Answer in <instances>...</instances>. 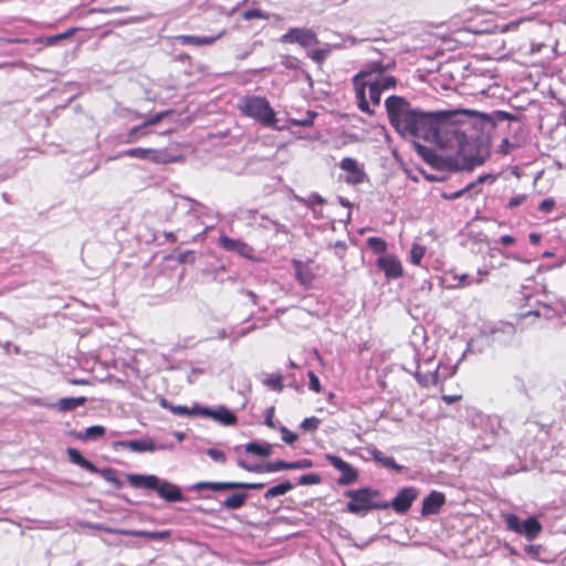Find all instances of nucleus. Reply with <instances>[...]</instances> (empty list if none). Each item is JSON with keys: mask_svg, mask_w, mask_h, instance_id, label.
I'll return each instance as SVG.
<instances>
[{"mask_svg": "<svg viewBox=\"0 0 566 566\" xmlns=\"http://www.w3.org/2000/svg\"><path fill=\"white\" fill-rule=\"evenodd\" d=\"M87 398L81 397H65L59 399L55 403L50 405V408H54L60 412H69L82 407L86 403Z\"/></svg>", "mask_w": 566, "mask_h": 566, "instance_id": "nucleus-18", "label": "nucleus"}, {"mask_svg": "<svg viewBox=\"0 0 566 566\" xmlns=\"http://www.w3.org/2000/svg\"><path fill=\"white\" fill-rule=\"evenodd\" d=\"M526 199H527V196H526V195H516V196L512 197V198L509 200V202H507L506 207H507L509 209H515V208H517L518 206H521L523 202H525V201H526Z\"/></svg>", "mask_w": 566, "mask_h": 566, "instance_id": "nucleus-46", "label": "nucleus"}, {"mask_svg": "<svg viewBox=\"0 0 566 566\" xmlns=\"http://www.w3.org/2000/svg\"><path fill=\"white\" fill-rule=\"evenodd\" d=\"M224 31H220L214 36H195V35H178L176 40L185 45H210L213 44L218 39L222 38Z\"/></svg>", "mask_w": 566, "mask_h": 566, "instance_id": "nucleus-21", "label": "nucleus"}, {"mask_svg": "<svg viewBox=\"0 0 566 566\" xmlns=\"http://www.w3.org/2000/svg\"><path fill=\"white\" fill-rule=\"evenodd\" d=\"M149 130H147V127L143 124L137 125L133 128H130L127 133L126 143H135L139 140L140 138L149 135Z\"/></svg>", "mask_w": 566, "mask_h": 566, "instance_id": "nucleus-30", "label": "nucleus"}, {"mask_svg": "<svg viewBox=\"0 0 566 566\" xmlns=\"http://www.w3.org/2000/svg\"><path fill=\"white\" fill-rule=\"evenodd\" d=\"M531 315H534V316L538 317L539 313L536 312V311L535 312L530 311V312H527L525 314H522L523 317L531 316Z\"/></svg>", "mask_w": 566, "mask_h": 566, "instance_id": "nucleus-63", "label": "nucleus"}, {"mask_svg": "<svg viewBox=\"0 0 566 566\" xmlns=\"http://www.w3.org/2000/svg\"><path fill=\"white\" fill-rule=\"evenodd\" d=\"M122 156L129 158H138L143 160H149L156 165H166L171 163H177L180 157L172 155L167 149H156V148H129L122 151Z\"/></svg>", "mask_w": 566, "mask_h": 566, "instance_id": "nucleus-7", "label": "nucleus"}, {"mask_svg": "<svg viewBox=\"0 0 566 566\" xmlns=\"http://www.w3.org/2000/svg\"><path fill=\"white\" fill-rule=\"evenodd\" d=\"M384 467L386 468H390V469H394L396 470L397 472L401 471L402 467L397 464V462L395 461L394 458L391 457H386L384 459H381V462H380Z\"/></svg>", "mask_w": 566, "mask_h": 566, "instance_id": "nucleus-47", "label": "nucleus"}, {"mask_svg": "<svg viewBox=\"0 0 566 566\" xmlns=\"http://www.w3.org/2000/svg\"><path fill=\"white\" fill-rule=\"evenodd\" d=\"M386 111L392 127L402 136L436 142L440 125L457 112H423L412 108L410 103L397 95L385 101Z\"/></svg>", "mask_w": 566, "mask_h": 566, "instance_id": "nucleus-2", "label": "nucleus"}, {"mask_svg": "<svg viewBox=\"0 0 566 566\" xmlns=\"http://www.w3.org/2000/svg\"><path fill=\"white\" fill-rule=\"evenodd\" d=\"M238 465L243 470L252 473H270L276 472L281 470H291V462H286L283 460L270 461L261 464H248L247 462L239 460Z\"/></svg>", "mask_w": 566, "mask_h": 566, "instance_id": "nucleus-13", "label": "nucleus"}, {"mask_svg": "<svg viewBox=\"0 0 566 566\" xmlns=\"http://www.w3.org/2000/svg\"><path fill=\"white\" fill-rule=\"evenodd\" d=\"M371 454H373L374 459H375L377 462H379V463L381 462V459L386 458V457L384 455V453H382L381 451H379V450H375V451H373V452H371Z\"/></svg>", "mask_w": 566, "mask_h": 566, "instance_id": "nucleus-59", "label": "nucleus"}, {"mask_svg": "<svg viewBox=\"0 0 566 566\" xmlns=\"http://www.w3.org/2000/svg\"><path fill=\"white\" fill-rule=\"evenodd\" d=\"M325 458L336 470L342 473L337 480L339 485L352 484L358 479V471L348 462L344 461L340 457L326 454Z\"/></svg>", "mask_w": 566, "mask_h": 566, "instance_id": "nucleus-9", "label": "nucleus"}, {"mask_svg": "<svg viewBox=\"0 0 566 566\" xmlns=\"http://www.w3.org/2000/svg\"><path fill=\"white\" fill-rule=\"evenodd\" d=\"M367 245L377 254H382L387 251V242L379 237H370L367 239Z\"/></svg>", "mask_w": 566, "mask_h": 566, "instance_id": "nucleus-31", "label": "nucleus"}, {"mask_svg": "<svg viewBox=\"0 0 566 566\" xmlns=\"http://www.w3.org/2000/svg\"><path fill=\"white\" fill-rule=\"evenodd\" d=\"M293 489V484L290 481H285L283 483H280L277 485H274L264 493V499H273L280 495H284L289 491Z\"/></svg>", "mask_w": 566, "mask_h": 566, "instance_id": "nucleus-29", "label": "nucleus"}, {"mask_svg": "<svg viewBox=\"0 0 566 566\" xmlns=\"http://www.w3.org/2000/svg\"><path fill=\"white\" fill-rule=\"evenodd\" d=\"M500 242L502 243V245L504 247H510V245H513L515 244L516 240L513 235L511 234H504L500 238Z\"/></svg>", "mask_w": 566, "mask_h": 566, "instance_id": "nucleus-55", "label": "nucleus"}, {"mask_svg": "<svg viewBox=\"0 0 566 566\" xmlns=\"http://www.w3.org/2000/svg\"><path fill=\"white\" fill-rule=\"evenodd\" d=\"M471 190H473V185H467L464 188L457 190V191L442 192L441 197L446 200H455V199L464 196L465 193H468Z\"/></svg>", "mask_w": 566, "mask_h": 566, "instance_id": "nucleus-36", "label": "nucleus"}, {"mask_svg": "<svg viewBox=\"0 0 566 566\" xmlns=\"http://www.w3.org/2000/svg\"><path fill=\"white\" fill-rule=\"evenodd\" d=\"M446 504V495L439 491H431L423 500L421 514L423 516L436 515Z\"/></svg>", "mask_w": 566, "mask_h": 566, "instance_id": "nucleus-14", "label": "nucleus"}, {"mask_svg": "<svg viewBox=\"0 0 566 566\" xmlns=\"http://www.w3.org/2000/svg\"><path fill=\"white\" fill-rule=\"evenodd\" d=\"M66 454H67L69 460L72 463L81 467L82 469H84L91 473L99 474L105 481L112 483L117 489L120 488L122 483H120L119 479L117 478V473L114 469H112V468L98 469L93 462L85 459L81 454V452L75 448H67Z\"/></svg>", "mask_w": 566, "mask_h": 566, "instance_id": "nucleus-6", "label": "nucleus"}, {"mask_svg": "<svg viewBox=\"0 0 566 566\" xmlns=\"http://www.w3.org/2000/svg\"><path fill=\"white\" fill-rule=\"evenodd\" d=\"M264 483L258 482V483H247V482H238L239 489L244 490H261L264 488Z\"/></svg>", "mask_w": 566, "mask_h": 566, "instance_id": "nucleus-50", "label": "nucleus"}, {"mask_svg": "<svg viewBox=\"0 0 566 566\" xmlns=\"http://www.w3.org/2000/svg\"><path fill=\"white\" fill-rule=\"evenodd\" d=\"M311 467H312V461L310 459H302L298 461L291 462V470L308 469Z\"/></svg>", "mask_w": 566, "mask_h": 566, "instance_id": "nucleus-48", "label": "nucleus"}, {"mask_svg": "<svg viewBox=\"0 0 566 566\" xmlns=\"http://www.w3.org/2000/svg\"><path fill=\"white\" fill-rule=\"evenodd\" d=\"M307 376H308V379H310V384H308L310 389L313 390L314 392H317V394L321 392L322 391V385H321V381H319L317 375L314 371L310 370L307 373Z\"/></svg>", "mask_w": 566, "mask_h": 566, "instance_id": "nucleus-41", "label": "nucleus"}, {"mask_svg": "<svg viewBox=\"0 0 566 566\" xmlns=\"http://www.w3.org/2000/svg\"><path fill=\"white\" fill-rule=\"evenodd\" d=\"M172 111H164V112H159V113H156L151 116H149L145 122H144V125L146 127H149V126H154V125H157L158 123H160L167 115L171 114Z\"/></svg>", "mask_w": 566, "mask_h": 566, "instance_id": "nucleus-38", "label": "nucleus"}, {"mask_svg": "<svg viewBox=\"0 0 566 566\" xmlns=\"http://www.w3.org/2000/svg\"><path fill=\"white\" fill-rule=\"evenodd\" d=\"M213 411L214 410L207 407L195 406L193 408H191V416H201L212 419Z\"/></svg>", "mask_w": 566, "mask_h": 566, "instance_id": "nucleus-45", "label": "nucleus"}, {"mask_svg": "<svg viewBox=\"0 0 566 566\" xmlns=\"http://www.w3.org/2000/svg\"><path fill=\"white\" fill-rule=\"evenodd\" d=\"M368 54L369 60L353 76L352 83L358 109L373 115L375 111L371 106H379L382 93L395 88L398 80L388 74L396 66L394 59L386 56L375 48H370Z\"/></svg>", "mask_w": 566, "mask_h": 566, "instance_id": "nucleus-1", "label": "nucleus"}, {"mask_svg": "<svg viewBox=\"0 0 566 566\" xmlns=\"http://www.w3.org/2000/svg\"><path fill=\"white\" fill-rule=\"evenodd\" d=\"M556 201L554 198H546L538 205V210L544 213H549L554 210Z\"/></svg>", "mask_w": 566, "mask_h": 566, "instance_id": "nucleus-44", "label": "nucleus"}, {"mask_svg": "<svg viewBox=\"0 0 566 566\" xmlns=\"http://www.w3.org/2000/svg\"><path fill=\"white\" fill-rule=\"evenodd\" d=\"M454 279L458 280V284H457L458 287H465V286L471 285V281H469L468 274L454 276Z\"/></svg>", "mask_w": 566, "mask_h": 566, "instance_id": "nucleus-53", "label": "nucleus"}, {"mask_svg": "<svg viewBox=\"0 0 566 566\" xmlns=\"http://www.w3.org/2000/svg\"><path fill=\"white\" fill-rule=\"evenodd\" d=\"M77 30V28H71L63 33L39 38L36 41L45 46H53L59 44L62 40L73 36Z\"/></svg>", "mask_w": 566, "mask_h": 566, "instance_id": "nucleus-23", "label": "nucleus"}, {"mask_svg": "<svg viewBox=\"0 0 566 566\" xmlns=\"http://www.w3.org/2000/svg\"><path fill=\"white\" fill-rule=\"evenodd\" d=\"M339 167L348 172L346 182L350 185H358L364 181L365 171L360 168L354 158L345 157L342 159Z\"/></svg>", "mask_w": 566, "mask_h": 566, "instance_id": "nucleus-15", "label": "nucleus"}, {"mask_svg": "<svg viewBox=\"0 0 566 566\" xmlns=\"http://www.w3.org/2000/svg\"><path fill=\"white\" fill-rule=\"evenodd\" d=\"M196 486L199 490H211L214 492L239 489L238 482H199Z\"/></svg>", "mask_w": 566, "mask_h": 566, "instance_id": "nucleus-24", "label": "nucleus"}, {"mask_svg": "<svg viewBox=\"0 0 566 566\" xmlns=\"http://www.w3.org/2000/svg\"><path fill=\"white\" fill-rule=\"evenodd\" d=\"M242 18L244 20H252V19H268L269 15L266 13H264L262 10L260 9H250V10H245L243 13H242Z\"/></svg>", "mask_w": 566, "mask_h": 566, "instance_id": "nucleus-39", "label": "nucleus"}, {"mask_svg": "<svg viewBox=\"0 0 566 566\" xmlns=\"http://www.w3.org/2000/svg\"><path fill=\"white\" fill-rule=\"evenodd\" d=\"M113 533L120 535H128L135 537H145L154 541H163L168 538L171 535L170 531H126V530H116L112 531Z\"/></svg>", "mask_w": 566, "mask_h": 566, "instance_id": "nucleus-20", "label": "nucleus"}, {"mask_svg": "<svg viewBox=\"0 0 566 566\" xmlns=\"http://www.w3.org/2000/svg\"><path fill=\"white\" fill-rule=\"evenodd\" d=\"M212 419L224 426H233L237 423V416L226 407H220L214 410Z\"/></svg>", "mask_w": 566, "mask_h": 566, "instance_id": "nucleus-25", "label": "nucleus"}, {"mask_svg": "<svg viewBox=\"0 0 566 566\" xmlns=\"http://www.w3.org/2000/svg\"><path fill=\"white\" fill-rule=\"evenodd\" d=\"M542 551L541 545H527L525 547V553L534 558L538 557Z\"/></svg>", "mask_w": 566, "mask_h": 566, "instance_id": "nucleus-51", "label": "nucleus"}, {"mask_svg": "<svg viewBox=\"0 0 566 566\" xmlns=\"http://www.w3.org/2000/svg\"><path fill=\"white\" fill-rule=\"evenodd\" d=\"M511 149H512V144H511V142L509 140V138H504V139L502 140L501 146H500V151H501V154H503V155H507V154L511 151Z\"/></svg>", "mask_w": 566, "mask_h": 566, "instance_id": "nucleus-56", "label": "nucleus"}, {"mask_svg": "<svg viewBox=\"0 0 566 566\" xmlns=\"http://www.w3.org/2000/svg\"><path fill=\"white\" fill-rule=\"evenodd\" d=\"M283 43H297L304 48L316 45L318 43L317 35L310 29L293 28L282 35Z\"/></svg>", "mask_w": 566, "mask_h": 566, "instance_id": "nucleus-8", "label": "nucleus"}, {"mask_svg": "<svg viewBox=\"0 0 566 566\" xmlns=\"http://www.w3.org/2000/svg\"><path fill=\"white\" fill-rule=\"evenodd\" d=\"M547 44L545 43H532L530 46V53L535 54L542 51L543 48H546Z\"/></svg>", "mask_w": 566, "mask_h": 566, "instance_id": "nucleus-58", "label": "nucleus"}, {"mask_svg": "<svg viewBox=\"0 0 566 566\" xmlns=\"http://www.w3.org/2000/svg\"><path fill=\"white\" fill-rule=\"evenodd\" d=\"M188 255H190V252H185V253L179 254L178 262H180V263L186 262L188 259Z\"/></svg>", "mask_w": 566, "mask_h": 566, "instance_id": "nucleus-60", "label": "nucleus"}, {"mask_svg": "<svg viewBox=\"0 0 566 566\" xmlns=\"http://www.w3.org/2000/svg\"><path fill=\"white\" fill-rule=\"evenodd\" d=\"M316 115L317 114L314 112H307L304 118H291L290 123L293 126L310 127L314 124V118L316 117Z\"/></svg>", "mask_w": 566, "mask_h": 566, "instance_id": "nucleus-35", "label": "nucleus"}, {"mask_svg": "<svg viewBox=\"0 0 566 566\" xmlns=\"http://www.w3.org/2000/svg\"><path fill=\"white\" fill-rule=\"evenodd\" d=\"M70 382L72 385H84V384H86L85 380H78V379H72V380H70Z\"/></svg>", "mask_w": 566, "mask_h": 566, "instance_id": "nucleus-62", "label": "nucleus"}, {"mask_svg": "<svg viewBox=\"0 0 566 566\" xmlns=\"http://www.w3.org/2000/svg\"><path fill=\"white\" fill-rule=\"evenodd\" d=\"M160 406L165 409H168L169 411H171L174 415H178V416H184V415H187V416H191V409L188 408L187 406H174L171 403H169L167 401V399L163 398L160 400Z\"/></svg>", "mask_w": 566, "mask_h": 566, "instance_id": "nucleus-33", "label": "nucleus"}, {"mask_svg": "<svg viewBox=\"0 0 566 566\" xmlns=\"http://www.w3.org/2000/svg\"><path fill=\"white\" fill-rule=\"evenodd\" d=\"M265 423H266L269 427H271V428H273V427H274V423H273V421H272V418H271V417H268V418H266Z\"/></svg>", "mask_w": 566, "mask_h": 566, "instance_id": "nucleus-64", "label": "nucleus"}, {"mask_svg": "<svg viewBox=\"0 0 566 566\" xmlns=\"http://www.w3.org/2000/svg\"><path fill=\"white\" fill-rule=\"evenodd\" d=\"M502 517L507 531L523 535L530 542L537 538L543 531L541 522L535 516L521 521L516 514L505 513Z\"/></svg>", "mask_w": 566, "mask_h": 566, "instance_id": "nucleus-5", "label": "nucleus"}, {"mask_svg": "<svg viewBox=\"0 0 566 566\" xmlns=\"http://www.w3.org/2000/svg\"><path fill=\"white\" fill-rule=\"evenodd\" d=\"M219 245L223 250L237 253L244 259L252 260L254 258V249L241 239H232L222 234L219 237Z\"/></svg>", "mask_w": 566, "mask_h": 566, "instance_id": "nucleus-10", "label": "nucleus"}, {"mask_svg": "<svg viewBox=\"0 0 566 566\" xmlns=\"http://www.w3.org/2000/svg\"><path fill=\"white\" fill-rule=\"evenodd\" d=\"M245 500L247 493H233L222 502V505L228 510H238L244 505Z\"/></svg>", "mask_w": 566, "mask_h": 566, "instance_id": "nucleus-27", "label": "nucleus"}, {"mask_svg": "<svg viewBox=\"0 0 566 566\" xmlns=\"http://www.w3.org/2000/svg\"><path fill=\"white\" fill-rule=\"evenodd\" d=\"M539 239H541V237H539V234H537V233H531V234H530V240H531V242H533V243H538V242H539Z\"/></svg>", "mask_w": 566, "mask_h": 566, "instance_id": "nucleus-61", "label": "nucleus"}, {"mask_svg": "<svg viewBox=\"0 0 566 566\" xmlns=\"http://www.w3.org/2000/svg\"><path fill=\"white\" fill-rule=\"evenodd\" d=\"M376 265L381 270L387 280H396L403 275V268L398 259L394 254L381 255L377 259Z\"/></svg>", "mask_w": 566, "mask_h": 566, "instance_id": "nucleus-11", "label": "nucleus"}, {"mask_svg": "<svg viewBox=\"0 0 566 566\" xmlns=\"http://www.w3.org/2000/svg\"><path fill=\"white\" fill-rule=\"evenodd\" d=\"M417 497V489L413 486H406L397 493L391 503H389V507L398 514H405L409 511Z\"/></svg>", "mask_w": 566, "mask_h": 566, "instance_id": "nucleus-12", "label": "nucleus"}, {"mask_svg": "<svg viewBox=\"0 0 566 566\" xmlns=\"http://www.w3.org/2000/svg\"><path fill=\"white\" fill-rule=\"evenodd\" d=\"M128 481L134 488H144L148 490H156L158 488L159 479L156 475H128Z\"/></svg>", "mask_w": 566, "mask_h": 566, "instance_id": "nucleus-22", "label": "nucleus"}, {"mask_svg": "<svg viewBox=\"0 0 566 566\" xmlns=\"http://www.w3.org/2000/svg\"><path fill=\"white\" fill-rule=\"evenodd\" d=\"M238 107L242 115L256 119L263 126L272 127L277 122L276 114L265 97L245 96L240 99Z\"/></svg>", "mask_w": 566, "mask_h": 566, "instance_id": "nucleus-4", "label": "nucleus"}, {"mask_svg": "<svg viewBox=\"0 0 566 566\" xmlns=\"http://www.w3.org/2000/svg\"><path fill=\"white\" fill-rule=\"evenodd\" d=\"M426 254V247L419 243H413L410 250V261L415 265H420L421 260Z\"/></svg>", "mask_w": 566, "mask_h": 566, "instance_id": "nucleus-32", "label": "nucleus"}, {"mask_svg": "<svg viewBox=\"0 0 566 566\" xmlns=\"http://www.w3.org/2000/svg\"><path fill=\"white\" fill-rule=\"evenodd\" d=\"M293 265L295 269V277L298 283L305 289L311 287L315 279V274L313 273L312 269L300 260H294Z\"/></svg>", "mask_w": 566, "mask_h": 566, "instance_id": "nucleus-17", "label": "nucleus"}, {"mask_svg": "<svg viewBox=\"0 0 566 566\" xmlns=\"http://www.w3.org/2000/svg\"><path fill=\"white\" fill-rule=\"evenodd\" d=\"M484 163V159L481 158V157H474V158H471L468 160L467 165H465V169L467 170H472L475 166H480Z\"/></svg>", "mask_w": 566, "mask_h": 566, "instance_id": "nucleus-52", "label": "nucleus"}, {"mask_svg": "<svg viewBox=\"0 0 566 566\" xmlns=\"http://www.w3.org/2000/svg\"><path fill=\"white\" fill-rule=\"evenodd\" d=\"M441 399L447 403L451 405L462 399L461 395H442Z\"/></svg>", "mask_w": 566, "mask_h": 566, "instance_id": "nucleus-54", "label": "nucleus"}, {"mask_svg": "<svg viewBox=\"0 0 566 566\" xmlns=\"http://www.w3.org/2000/svg\"><path fill=\"white\" fill-rule=\"evenodd\" d=\"M116 446L129 449L133 452H153L157 449L156 443L151 438L118 441L116 442Z\"/></svg>", "mask_w": 566, "mask_h": 566, "instance_id": "nucleus-16", "label": "nucleus"}, {"mask_svg": "<svg viewBox=\"0 0 566 566\" xmlns=\"http://www.w3.org/2000/svg\"><path fill=\"white\" fill-rule=\"evenodd\" d=\"M104 434H105V428L103 426H92V427H88L84 433L74 432L73 437H75L78 440H88V439L101 438Z\"/></svg>", "mask_w": 566, "mask_h": 566, "instance_id": "nucleus-28", "label": "nucleus"}, {"mask_svg": "<svg viewBox=\"0 0 566 566\" xmlns=\"http://www.w3.org/2000/svg\"><path fill=\"white\" fill-rule=\"evenodd\" d=\"M321 422V419L317 417H308L301 422L300 428L307 432H314L318 429Z\"/></svg>", "mask_w": 566, "mask_h": 566, "instance_id": "nucleus-34", "label": "nucleus"}, {"mask_svg": "<svg viewBox=\"0 0 566 566\" xmlns=\"http://www.w3.org/2000/svg\"><path fill=\"white\" fill-rule=\"evenodd\" d=\"M345 496L349 499L347 512L355 515L364 516L369 511L389 509V503L380 500L379 491L371 488L349 490L345 492Z\"/></svg>", "mask_w": 566, "mask_h": 566, "instance_id": "nucleus-3", "label": "nucleus"}, {"mask_svg": "<svg viewBox=\"0 0 566 566\" xmlns=\"http://www.w3.org/2000/svg\"><path fill=\"white\" fill-rule=\"evenodd\" d=\"M280 432L282 440L287 444H293L298 439V436L296 433L292 432L284 426L280 428Z\"/></svg>", "mask_w": 566, "mask_h": 566, "instance_id": "nucleus-40", "label": "nucleus"}, {"mask_svg": "<svg viewBox=\"0 0 566 566\" xmlns=\"http://www.w3.org/2000/svg\"><path fill=\"white\" fill-rule=\"evenodd\" d=\"M325 55H326V52L324 50H317V51H314L312 54H311V57L316 61V62H323L324 59H325Z\"/></svg>", "mask_w": 566, "mask_h": 566, "instance_id": "nucleus-57", "label": "nucleus"}, {"mask_svg": "<svg viewBox=\"0 0 566 566\" xmlns=\"http://www.w3.org/2000/svg\"><path fill=\"white\" fill-rule=\"evenodd\" d=\"M265 384L273 390L281 391L283 389V376L282 375H271L265 380Z\"/></svg>", "mask_w": 566, "mask_h": 566, "instance_id": "nucleus-37", "label": "nucleus"}, {"mask_svg": "<svg viewBox=\"0 0 566 566\" xmlns=\"http://www.w3.org/2000/svg\"><path fill=\"white\" fill-rule=\"evenodd\" d=\"M156 491L160 497L168 502H179L182 501L184 499L180 489L175 484L168 482H159L158 488H156Z\"/></svg>", "mask_w": 566, "mask_h": 566, "instance_id": "nucleus-19", "label": "nucleus"}, {"mask_svg": "<svg viewBox=\"0 0 566 566\" xmlns=\"http://www.w3.org/2000/svg\"><path fill=\"white\" fill-rule=\"evenodd\" d=\"M244 450L247 453L255 454L262 458L272 454V447L269 443L260 444L258 442H250L245 444Z\"/></svg>", "mask_w": 566, "mask_h": 566, "instance_id": "nucleus-26", "label": "nucleus"}, {"mask_svg": "<svg viewBox=\"0 0 566 566\" xmlns=\"http://www.w3.org/2000/svg\"><path fill=\"white\" fill-rule=\"evenodd\" d=\"M496 179H497L496 175L484 174V175L479 176L474 181L470 182L469 185H473V189H475L481 184L494 182Z\"/></svg>", "mask_w": 566, "mask_h": 566, "instance_id": "nucleus-42", "label": "nucleus"}, {"mask_svg": "<svg viewBox=\"0 0 566 566\" xmlns=\"http://www.w3.org/2000/svg\"><path fill=\"white\" fill-rule=\"evenodd\" d=\"M207 454L216 462L226 463L227 457L226 453L218 449H208Z\"/></svg>", "mask_w": 566, "mask_h": 566, "instance_id": "nucleus-43", "label": "nucleus"}, {"mask_svg": "<svg viewBox=\"0 0 566 566\" xmlns=\"http://www.w3.org/2000/svg\"><path fill=\"white\" fill-rule=\"evenodd\" d=\"M319 482V478L316 474H304L300 478V484H315Z\"/></svg>", "mask_w": 566, "mask_h": 566, "instance_id": "nucleus-49", "label": "nucleus"}]
</instances>
